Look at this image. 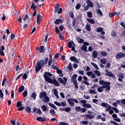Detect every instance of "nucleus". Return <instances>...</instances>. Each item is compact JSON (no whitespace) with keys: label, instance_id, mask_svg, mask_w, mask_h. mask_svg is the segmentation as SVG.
Wrapping results in <instances>:
<instances>
[{"label":"nucleus","instance_id":"obj_44","mask_svg":"<svg viewBox=\"0 0 125 125\" xmlns=\"http://www.w3.org/2000/svg\"><path fill=\"white\" fill-rule=\"evenodd\" d=\"M22 106V103L21 102H18L17 103V107L19 108V107H21Z\"/></svg>","mask_w":125,"mask_h":125},{"label":"nucleus","instance_id":"obj_31","mask_svg":"<svg viewBox=\"0 0 125 125\" xmlns=\"http://www.w3.org/2000/svg\"><path fill=\"white\" fill-rule=\"evenodd\" d=\"M94 73H95V74L98 76V77H100L101 76V73H100V71H98V70H95L94 71Z\"/></svg>","mask_w":125,"mask_h":125},{"label":"nucleus","instance_id":"obj_12","mask_svg":"<svg viewBox=\"0 0 125 125\" xmlns=\"http://www.w3.org/2000/svg\"><path fill=\"white\" fill-rule=\"evenodd\" d=\"M86 2L87 4V5L89 7H91V8L94 7V5L93 4V3H92V2L90 0H87Z\"/></svg>","mask_w":125,"mask_h":125},{"label":"nucleus","instance_id":"obj_57","mask_svg":"<svg viewBox=\"0 0 125 125\" xmlns=\"http://www.w3.org/2000/svg\"><path fill=\"white\" fill-rule=\"evenodd\" d=\"M92 103H95L96 104H98V100L94 99L92 100Z\"/></svg>","mask_w":125,"mask_h":125},{"label":"nucleus","instance_id":"obj_27","mask_svg":"<svg viewBox=\"0 0 125 125\" xmlns=\"http://www.w3.org/2000/svg\"><path fill=\"white\" fill-rule=\"evenodd\" d=\"M117 15V12H116L109 13V16L110 18H112V17H114V16H115V15Z\"/></svg>","mask_w":125,"mask_h":125},{"label":"nucleus","instance_id":"obj_42","mask_svg":"<svg viewBox=\"0 0 125 125\" xmlns=\"http://www.w3.org/2000/svg\"><path fill=\"white\" fill-rule=\"evenodd\" d=\"M67 68H68V70H69V71L73 70V68L72 67V63H71V62H69L68 66H67Z\"/></svg>","mask_w":125,"mask_h":125},{"label":"nucleus","instance_id":"obj_19","mask_svg":"<svg viewBox=\"0 0 125 125\" xmlns=\"http://www.w3.org/2000/svg\"><path fill=\"white\" fill-rule=\"evenodd\" d=\"M92 56L93 58H97V57L98 56V53L95 50L93 51Z\"/></svg>","mask_w":125,"mask_h":125},{"label":"nucleus","instance_id":"obj_60","mask_svg":"<svg viewBox=\"0 0 125 125\" xmlns=\"http://www.w3.org/2000/svg\"><path fill=\"white\" fill-rule=\"evenodd\" d=\"M69 15L70 17L72 19H74V18L75 17V16H74V13L73 12H71L69 14Z\"/></svg>","mask_w":125,"mask_h":125},{"label":"nucleus","instance_id":"obj_53","mask_svg":"<svg viewBox=\"0 0 125 125\" xmlns=\"http://www.w3.org/2000/svg\"><path fill=\"white\" fill-rule=\"evenodd\" d=\"M37 114H39V115H42V110H41V109L40 108L38 109V110L37 111Z\"/></svg>","mask_w":125,"mask_h":125},{"label":"nucleus","instance_id":"obj_51","mask_svg":"<svg viewBox=\"0 0 125 125\" xmlns=\"http://www.w3.org/2000/svg\"><path fill=\"white\" fill-rule=\"evenodd\" d=\"M92 74H93V72H92V71H88V72H86V75H87V76H88V77L91 76V75H92Z\"/></svg>","mask_w":125,"mask_h":125},{"label":"nucleus","instance_id":"obj_24","mask_svg":"<svg viewBox=\"0 0 125 125\" xmlns=\"http://www.w3.org/2000/svg\"><path fill=\"white\" fill-rule=\"evenodd\" d=\"M87 21L90 23V24H95V21L93 19H87Z\"/></svg>","mask_w":125,"mask_h":125},{"label":"nucleus","instance_id":"obj_37","mask_svg":"<svg viewBox=\"0 0 125 125\" xmlns=\"http://www.w3.org/2000/svg\"><path fill=\"white\" fill-rule=\"evenodd\" d=\"M87 16L88 17V18H92V12H88L87 13Z\"/></svg>","mask_w":125,"mask_h":125},{"label":"nucleus","instance_id":"obj_49","mask_svg":"<svg viewBox=\"0 0 125 125\" xmlns=\"http://www.w3.org/2000/svg\"><path fill=\"white\" fill-rule=\"evenodd\" d=\"M119 78L121 79H124V78H125V74L123 73H120L119 75Z\"/></svg>","mask_w":125,"mask_h":125},{"label":"nucleus","instance_id":"obj_39","mask_svg":"<svg viewBox=\"0 0 125 125\" xmlns=\"http://www.w3.org/2000/svg\"><path fill=\"white\" fill-rule=\"evenodd\" d=\"M89 93H91V94H97V92L95 91V89L92 90V89H90L89 90Z\"/></svg>","mask_w":125,"mask_h":125},{"label":"nucleus","instance_id":"obj_61","mask_svg":"<svg viewBox=\"0 0 125 125\" xmlns=\"http://www.w3.org/2000/svg\"><path fill=\"white\" fill-rule=\"evenodd\" d=\"M111 124H112V125H120V124L117 123V122H115V121H110Z\"/></svg>","mask_w":125,"mask_h":125},{"label":"nucleus","instance_id":"obj_10","mask_svg":"<svg viewBox=\"0 0 125 125\" xmlns=\"http://www.w3.org/2000/svg\"><path fill=\"white\" fill-rule=\"evenodd\" d=\"M96 32L98 33H101V36H104L105 35V32L103 31V28L101 27H99L97 28Z\"/></svg>","mask_w":125,"mask_h":125},{"label":"nucleus","instance_id":"obj_2","mask_svg":"<svg viewBox=\"0 0 125 125\" xmlns=\"http://www.w3.org/2000/svg\"><path fill=\"white\" fill-rule=\"evenodd\" d=\"M99 83L101 84V85L103 86L98 88V91L99 92H103V89L105 88V90L106 91H109L110 89H111V88L110 87L111 83L110 82L101 80L99 81Z\"/></svg>","mask_w":125,"mask_h":125},{"label":"nucleus","instance_id":"obj_64","mask_svg":"<svg viewBox=\"0 0 125 125\" xmlns=\"http://www.w3.org/2000/svg\"><path fill=\"white\" fill-rule=\"evenodd\" d=\"M76 59V58L74 56L71 57L70 58V60L71 61H73V62L75 61V60Z\"/></svg>","mask_w":125,"mask_h":125},{"label":"nucleus","instance_id":"obj_38","mask_svg":"<svg viewBox=\"0 0 125 125\" xmlns=\"http://www.w3.org/2000/svg\"><path fill=\"white\" fill-rule=\"evenodd\" d=\"M82 110V107L80 106H76L75 107V111H76V112H81Z\"/></svg>","mask_w":125,"mask_h":125},{"label":"nucleus","instance_id":"obj_6","mask_svg":"<svg viewBox=\"0 0 125 125\" xmlns=\"http://www.w3.org/2000/svg\"><path fill=\"white\" fill-rule=\"evenodd\" d=\"M59 7H60V4H59V3L57 4L56 5V7H55V10L54 11L55 13H59V14L62 13V11H63V9H62V8H60L59 9Z\"/></svg>","mask_w":125,"mask_h":125},{"label":"nucleus","instance_id":"obj_54","mask_svg":"<svg viewBox=\"0 0 125 125\" xmlns=\"http://www.w3.org/2000/svg\"><path fill=\"white\" fill-rule=\"evenodd\" d=\"M0 98H3V93H2L1 89H0Z\"/></svg>","mask_w":125,"mask_h":125},{"label":"nucleus","instance_id":"obj_3","mask_svg":"<svg viewBox=\"0 0 125 125\" xmlns=\"http://www.w3.org/2000/svg\"><path fill=\"white\" fill-rule=\"evenodd\" d=\"M47 62H48V58H45L44 61L40 60L38 61L35 65L36 73H39L42 69V67L47 64Z\"/></svg>","mask_w":125,"mask_h":125},{"label":"nucleus","instance_id":"obj_14","mask_svg":"<svg viewBox=\"0 0 125 125\" xmlns=\"http://www.w3.org/2000/svg\"><path fill=\"white\" fill-rule=\"evenodd\" d=\"M85 29L86 30L87 32L91 31V25L89 24H87L85 25Z\"/></svg>","mask_w":125,"mask_h":125},{"label":"nucleus","instance_id":"obj_32","mask_svg":"<svg viewBox=\"0 0 125 125\" xmlns=\"http://www.w3.org/2000/svg\"><path fill=\"white\" fill-rule=\"evenodd\" d=\"M30 7L31 8H33L32 10H36L37 5H35V3H32Z\"/></svg>","mask_w":125,"mask_h":125},{"label":"nucleus","instance_id":"obj_18","mask_svg":"<svg viewBox=\"0 0 125 125\" xmlns=\"http://www.w3.org/2000/svg\"><path fill=\"white\" fill-rule=\"evenodd\" d=\"M36 121H38V122H45V118L42 117H39L36 118Z\"/></svg>","mask_w":125,"mask_h":125},{"label":"nucleus","instance_id":"obj_58","mask_svg":"<svg viewBox=\"0 0 125 125\" xmlns=\"http://www.w3.org/2000/svg\"><path fill=\"white\" fill-rule=\"evenodd\" d=\"M54 104L57 105V106H59V107L61 106V104L60 103H58V102L55 101Z\"/></svg>","mask_w":125,"mask_h":125},{"label":"nucleus","instance_id":"obj_26","mask_svg":"<svg viewBox=\"0 0 125 125\" xmlns=\"http://www.w3.org/2000/svg\"><path fill=\"white\" fill-rule=\"evenodd\" d=\"M24 89H25V87L23 85L21 86L18 89L19 92H22Z\"/></svg>","mask_w":125,"mask_h":125},{"label":"nucleus","instance_id":"obj_62","mask_svg":"<svg viewBox=\"0 0 125 125\" xmlns=\"http://www.w3.org/2000/svg\"><path fill=\"white\" fill-rule=\"evenodd\" d=\"M87 109L85 108H81V112L82 113H85L86 112Z\"/></svg>","mask_w":125,"mask_h":125},{"label":"nucleus","instance_id":"obj_16","mask_svg":"<svg viewBox=\"0 0 125 125\" xmlns=\"http://www.w3.org/2000/svg\"><path fill=\"white\" fill-rule=\"evenodd\" d=\"M76 40L79 43H83V42H84V40L80 38V37H77Z\"/></svg>","mask_w":125,"mask_h":125},{"label":"nucleus","instance_id":"obj_45","mask_svg":"<svg viewBox=\"0 0 125 125\" xmlns=\"http://www.w3.org/2000/svg\"><path fill=\"white\" fill-rule=\"evenodd\" d=\"M101 63L102 64H106V59H103L100 60Z\"/></svg>","mask_w":125,"mask_h":125},{"label":"nucleus","instance_id":"obj_52","mask_svg":"<svg viewBox=\"0 0 125 125\" xmlns=\"http://www.w3.org/2000/svg\"><path fill=\"white\" fill-rule=\"evenodd\" d=\"M51 67L52 68V69H54V70H57L58 69V67L56 66L54 64H52L51 65Z\"/></svg>","mask_w":125,"mask_h":125},{"label":"nucleus","instance_id":"obj_23","mask_svg":"<svg viewBox=\"0 0 125 125\" xmlns=\"http://www.w3.org/2000/svg\"><path fill=\"white\" fill-rule=\"evenodd\" d=\"M29 73H30V71H29V70L26 71L25 73H24L22 76V79H23V80H27L28 78V76H27V74H29Z\"/></svg>","mask_w":125,"mask_h":125},{"label":"nucleus","instance_id":"obj_46","mask_svg":"<svg viewBox=\"0 0 125 125\" xmlns=\"http://www.w3.org/2000/svg\"><path fill=\"white\" fill-rule=\"evenodd\" d=\"M52 64V60H51L50 58L49 59V61L48 62V66H51V64Z\"/></svg>","mask_w":125,"mask_h":125},{"label":"nucleus","instance_id":"obj_4","mask_svg":"<svg viewBox=\"0 0 125 125\" xmlns=\"http://www.w3.org/2000/svg\"><path fill=\"white\" fill-rule=\"evenodd\" d=\"M39 98L42 99V101L45 103L49 102V97L47 96V94L45 92H41L39 94Z\"/></svg>","mask_w":125,"mask_h":125},{"label":"nucleus","instance_id":"obj_28","mask_svg":"<svg viewBox=\"0 0 125 125\" xmlns=\"http://www.w3.org/2000/svg\"><path fill=\"white\" fill-rule=\"evenodd\" d=\"M83 107H84L85 108H91V105L89 104H83Z\"/></svg>","mask_w":125,"mask_h":125},{"label":"nucleus","instance_id":"obj_17","mask_svg":"<svg viewBox=\"0 0 125 125\" xmlns=\"http://www.w3.org/2000/svg\"><path fill=\"white\" fill-rule=\"evenodd\" d=\"M81 49V50H83V51L85 53L88 51V50H87V47L84 45L82 46Z\"/></svg>","mask_w":125,"mask_h":125},{"label":"nucleus","instance_id":"obj_21","mask_svg":"<svg viewBox=\"0 0 125 125\" xmlns=\"http://www.w3.org/2000/svg\"><path fill=\"white\" fill-rule=\"evenodd\" d=\"M41 109L43 112H46L48 111V108L45 106V105H42L41 106Z\"/></svg>","mask_w":125,"mask_h":125},{"label":"nucleus","instance_id":"obj_30","mask_svg":"<svg viewBox=\"0 0 125 125\" xmlns=\"http://www.w3.org/2000/svg\"><path fill=\"white\" fill-rule=\"evenodd\" d=\"M96 13L100 14L101 16H103V13H102V11H101L100 9H98L96 10Z\"/></svg>","mask_w":125,"mask_h":125},{"label":"nucleus","instance_id":"obj_7","mask_svg":"<svg viewBox=\"0 0 125 125\" xmlns=\"http://www.w3.org/2000/svg\"><path fill=\"white\" fill-rule=\"evenodd\" d=\"M67 102H68L70 106H74L75 103L77 104L79 103V101H78V100H77L76 99H74L73 98L68 99Z\"/></svg>","mask_w":125,"mask_h":125},{"label":"nucleus","instance_id":"obj_1","mask_svg":"<svg viewBox=\"0 0 125 125\" xmlns=\"http://www.w3.org/2000/svg\"><path fill=\"white\" fill-rule=\"evenodd\" d=\"M53 75L50 72H45L43 75V77L44 78V80L45 82L47 83H53L55 86H60V84L59 82L57 81L56 80H52L49 77H52Z\"/></svg>","mask_w":125,"mask_h":125},{"label":"nucleus","instance_id":"obj_40","mask_svg":"<svg viewBox=\"0 0 125 125\" xmlns=\"http://www.w3.org/2000/svg\"><path fill=\"white\" fill-rule=\"evenodd\" d=\"M55 110L54 109L50 110V113L52 115V116H54L55 115Z\"/></svg>","mask_w":125,"mask_h":125},{"label":"nucleus","instance_id":"obj_43","mask_svg":"<svg viewBox=\"0 0 125 125\" xmlns=\"http://www.w3.org/2000/svg\"><path fill=\"white\" fill-rule=\"evenodd\" d=\"M24 109H25V107L24 106H20L17 110L18 111H19L20 112H21V111H23V110H24Z\"/></svg>","mask_w":125,"mask_h":125},{"label":"nucleus","instance_id":"obj_20","mask_svg":"<svg viewBox=\"0 0 125 125\" xmlns=\"http://www.w3.org/2000/svg\"><path fill=\"white\" fill-rule=\"evenodd\" d=\"M77 78H78V75L76 74H74L71 78V81H73V82H77Z\"/></svg>","mask_w":125,"mask_h":125},{"label":"nucleus","instance_id":"obj_35","mask_svg":"<svg viewBox=\"0 0 125 125\" xmlns=\"http://www.w3.org/2000/svg\"><path fill=\"white\" fill-rule=\"evenodd\" d=\"M44 49V46L42 45V46H41L40 48L39 49V52L40 53H42V52H43V50Z\"/></svg>","mask_w":125,"mask_h":125},{"label":"nucleus","instance_id":"obj_41","mask_svg":"<svg viewBox=\"0 0 125 125\" xmlns=\"http://www.w3.org/2000/svg\"><path fill=\"white\" fill-rule=\"evenodd\" d=\"M31 97L33 98V99H36V97H37V94L36 92H33L32 93Z\"/></svg>","mask_w":125,"mask_h":125},{"label":"nucleus","instance_id":"obj_55","mask_svg":"<svg viewBox=\"0 0 125 125\" xmlns=\"http://www.w3.org/2000/svg\"><path fill=\"white\" fill-rule=\"evenodd\" d=\"M60 125H68V123L65 122H61L59 123Z\"/></svg>","mask_w":125,"mask_h":125},{"label":"nucleus","instance_id":"obj_36","mask_svg":"<svg viewBox=\"0 0 125 125\" xmlns=\"http://www.w3.org/2000/svg\"><path fill=\"white\" fill-rule=\"evenodd\" d=\"M101 55L105 57L108 55V54L106 52H100Z\"/></svg>","mask_w":125,"mask_h":125},{"label":"nucleus","instance_id":"obj_22","mask_svg":"<svg viewBox=\"0 0 125 125\" xmlns=\"http://www.w3.org/2000/svg\"><path fill=\"white\" fill-rule=\"evenodd\" d=\"M48 105H49V106H50V107L53 108V109H54V110H57V107H56L55 104H54L51 103H49Z\"/></svg>","mask_w":125,"mask_h":125},{"label":"nucleus","instance_id":"obj_33","mask_svg":"<svg viewBox=\"0 0 125 125\" xmlns=\"http://www.w3.org/2000/svg\"><path fill=\"white\" fill-rule=\"evenodd\" d=\"M73 84H74V86L76 89H79V85H78V81L73 82Z\"/></svg>","mask_w":125,"mask_h":125},{"label":"nucleus","instance_id":"obj_15","mask_svg":"<svg viewBox=\"0 0 125 125\" xmlns=\"http://www.w3.org/2000/svg\"><path fill=\"white\" fill-rule=\"evenodd\" d=\"M62 22H63V20H62V19H58L54 21V23L55 25H58L59 24H60V23H62Z\"/></svg>","mask_w":125,"mask_h":125},{"label":"nucleus","instance_id":"obj_8","mask_svg":"<svg viewBox=\"0 0 125 125\" xmlns=\"http://www.w3.org/2000/svg\"><path fill=\"white\" fill-rule=\"evenodd\" d=\"M58 80L59 83H62L63 85H66V83H67V81H68L66 77L63 78V79H62V78H58Z\"/></svg>","mask_w":125,"mask_h":125},{"label":"nucleus","instance_id":"obj_34","mask_svg":"<svg viewBox=\"0 0 125 125\" xmlns=\"http://www.w3.org/2000/svg\"><path fill=\"white\" fill-rule=\"evenodd\" d=\"M101 106H102L103 107H104V108H108V106H109V104H108L107 103H102L101 104Z\"/></svg>","mask_w":125,"mask_h":125},{"label":"nucleus","instance_id":"obj_13","mask_svg":"<svg viewBox=\"0 0 125 125\" xmlns=\"http://www.w3.org/2000/svg\"><path fill=\"white\" fill-rule=\"evenodd\" d=\"M105 76H108V77H115V75H114L112 72H109L108 69L105 70Z\"/></svg>","mask_w":125,"mask_h":125},{"label":"nucleus","instance_id":"obj_47","mask_svg":"<svg viewBox=\"0 0 125 125\" xmlns=\"http://www.w3.org/2000/svg\"><path fill=\"white\" fill-rule=\"evenodd\" d=\"M22 95H23V97H26V96H27V95H28V91H27V90L24 91L22 93Z\"/></svg>","mask_w":125,"mask_h":125},{"label":"nucleus","instance_id":"obj_63","mask_svg":"<svg viewBox=\"0 0 125 125\" xmlns=\"http://www.w3.org/2000/svg\"><path fill=\"white\" fill-rule=\"evenodd\" d=\"M112 109L114 111H115V113H119V109H118V108L116 107H113Z\"/></svg>","mask_w":125,"mask_h":125},{"label":"nucleus","instance_id":"obj_50","mask_svg":"<svg viewBox=\"0 0 125 125\" xmlns=\"http://www.w3.org/2000/svg\"><path fill=\"white\" fill-rule=\"evenodd\" d=\"M76 9H77V10H79L80 8H81V4L80 3H78L76 7H75Z\"/></svg>","mask_w":125,"mask_h":125},{"label":"nucleus","instance_id":"obj_59","mask_svg":"<svg viewBox=\"0 0 125 125\" xmlns=\"http://www.w3.org/2000/svg\"><path fill=\"white\" fill-rule=\"evenodd\" d=\"M64 111L65 112H70V111H71V108L66 107L65 108H64Z\"/></svg>","mask_w":125,"mask_h":125},{"label":"nucleus","instance_id":"obj_5","mask_svg":"<svg viewBox=\"0 0 125 125\" xmlns=\"http://www.w3.org/2000/svg\"><path fill=\"white\" fill-rule=\"evenodd\" d=\"M88 114L85 115V118L89 119H94L95 118V114L91 110H88L87 111Z\"/></svg>","mask_w":125,"mask_h":125},{"label":"nucleus","instance_id":"obj_56","mask_svg":"<svg viewBox=\"0 0 125 125\" xmlns=\"http://www.w3.org/2000/svg\"><path fill=\"white\" fill-rule=\"evenodd\" d=\"M57 74H59V75H60L61 74H62L63 72L62 71V70H61V69H57Z\"/></svg>","mask_w":125,"mask_h":125},{"label":"nucleus","instance_id":"obj_11","mask_svg":"<svg viewBox=\"0 0 125 125\" xmlns=\"http://www.w3.org/2000/svg\"><path fill=\"white\" fill-rule=\"evenodd\" d=\"M42 15L39 14L37 15V25H40L41 24V21H42Z\"/></svg>","mask_w":125,"mask_h":125},{"label":"nucleus","instance_id":"obj_9","mask_svg":"<svg viewBox=\"0 0 125 125\" xmlns=\"http://www.w3.org/2000/svg\"><path fill=\"white\" fill-rule=\"evenodd\" d=\"M123 57H125V53H123L122 52L118 53L115 56L116 59H118V60L119 59H122V58H123Z\"/></svg>","mask_w":125,"mask_h":125},{"label":"nucleus","instance_id":"obj_48","mask_svg":"<svg viewBox=\"0 0 125 125\" xmlns=\"http://www.w3.org/2000/svg\"><path fill=\"white\" fill-rule=\"evenodd\" d=\"M89 122L87 121H83L80 124H82L83 125H88Z\"/></svg>","mask_w":125,"mask_h":125},{"label":"nucleus","instance_id":"obj_29","mask_svg":"<svg viewBox=\"0 0 125 125\" xmlns=\"http://www.w3.org/2000/svg\"><path fill=\"white\" fill-rule=\"evenodd\" d=\"M25 111L26 113H31L32 111H31V107L29 106H26L25 108Z\"/></svg>","mask_w":125,"mask_h":125},{"label":"nucleus","instance_id":"obj_25","mask_svg":"<svg viewBox=\"0 0 125 125\" xmlns=\"http://www.w3.org/2000/svg\"><path fill=\"white\" fill-rule=\"evenodd\" d=\"M91 64L92 66H93V67H94V68H95V69H96V70H99V67H98V65H97L96 63L92 62H91Z\"/></svg>","mask_w":125,"mask_h":125}]
</instances>
